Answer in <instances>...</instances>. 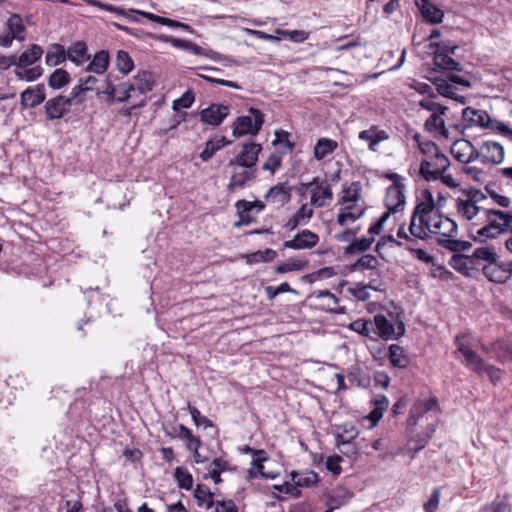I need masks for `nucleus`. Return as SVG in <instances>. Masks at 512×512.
<instances>
[{
	"label": "nucleus",
	"mask_w": 512,
	"mask_h": 512,
	"mask_svg": "<svg viewBox=\"0 0 512 512\" xmlns=\"http://www.w3.org/2000/svg\"><path fill=\"white\" fill-rule=\"evenodd\" d=\"M474 224H483V226L477 230L476 236L473 237L474 241L477 240V237L495 239L500 234L512 233V214L486 207L483 217L478 218V222Z\"/></svg>",
	"instance_id": "1"
},
{
	"label": "nucleus",
	"mask_w": 512,
	"mask_h": 512,
	"mask_svg": "<svg viewBox=\"0 0 512 512\" xmlns=\"http://www.w3.org/2000/svg\"><path fill=\"white\" fill-rule=\"evenodd\" d=\"M475 258L480 259V270L490 282L505 284L510 279V262H500V256L493 248H476Z\"/></svg>",
	"instance_id": "2"
},
{
	"label": "nucleus",
	"mask_w": 512,
	"mask_h": 512,
	"mask_svg": "<svg viewBox=\"0 0 512 512\" xmlns=\"http://www.w3.org/2000/svg\"><path fill=\"white\" fill-rule=\"evenodd\" d=\"M426 53L433 57L435 72H441L445 78L428 77L435 86L437 92L448 98V44L446 42H433L427 45Z\"/></svg>",
	"instance_id": "3"
},
{
	"label": "nucleus",
	"mask_w": 512,
	"mask_h": 512,
	"mask_svg": "<svg viewBox=\"0 0 512 512\" xmlns=\"http://www.w3.org/2000/svg\"><path fill=\"white\" fill-rule=\"evenodd\" d=\"M248 111L250 115L239 116L232 124V135L235 138L255 136L264 124V115L259 109L251 107Z\"/></svg>",
	"instance_id": "4"
},
{
	"label": "nucleus",
	"mask_w": 512,
	"mask_h": 512,
	"mask_svg": "<svg viewBox=\"0 0 512 512\" xmlns=\"http://www.w3.org/2000/svg\"><path fill=\"white\" fill-rule=\"evenodd\" d=\"M471 341L470 332H463L455 337L457 352L463 357L462 364L471 371H479L480 365L483 364V358L471 349Z\"/></svg>",
	"instance_id": "5"
},
{
	"label": "nucleus",
	"mask_w": 512,
	"mask_h": 512,
	"mask_svg": "<svg viewBox=\"0 0 512 512\" xmlns=\"http://www.w3.org/2000/svg\"><path fill=\"white\" fill-rule=\"evenodd\" d=\"M439 412V404L436 397H430L427 400L416 402L410 410L408 425L415 426L424 418L428 420L430 417Z\"/></svg>",
	"instance_id": "6"
},
{
	"label": "nucleus",
	"mask_w": 512,
	"mask_h": 512,
	"mask_svg": "<svg viewBox=\"0 0 512 512\" xmlns=\"http://www.w3.org/2000/svg\"><path fill=\"white\" fill-rule=\"evenodd\" d=\"M261 150L262 146L260 144L255 142H245L242 145V151L229 161V166L251 169L256 165Z\"/></svg>",
	"instance_id": "7"
},
{
	"label": "nucleus",
	"mask_w": 512,
	"mask_h": 512,
	"mask_svg": "<svg viewBox=\"0 0 512 512\" xmlns=\"http://www.w3.org/2000/svg\"><path fill=\"white\" fill-rule=\"evenodd\" d=\"M450 266L465 276L474 277L480 271V259L475 258V250L471 255L453 254Z\"/></svg>",
	"instance_id": "8"
},
{
	"label": "nucleus",
	"mask_w": 512,
	"mask_h": 512,
	"mask_svg": "<svg viewBox=\"0 0 512 512\" xmlns=\"http://www.w3.org/2000/svg\"><path fill=\"white\" fill-rule=\"evenodd\" d=\"M450 155L463 164L479 159V151L474 148L470 141L465 139H458L452 143Z\"/></svg>",
	"instance_id": "9"
},
{
	"label": "nucleus",
	"mask_w": 512,
	"mask_h": 512,
	"mask_svg": "<svg viewBox=\"0 0 512 512\" xmlns=\"http://www.w3.org/2000/svg\"><path fill=\"white\" fill-rule=\"evenodd\" d=\"M65 95L59 94L45 102V116L48 120L53 121L63 118L71 108Z\"/></svg>",
	"instance_id": "10"
},
{
	"label": "nucleus",
	"mask_w": 512,
	"mask_h": 512,
	"mask_svg": "<svg viewBox=\"0 0 512 512\" xmlns=\"http://www.w3.org/2000/svg\"><path fill=\"white\" fill-rule=\"evenodd\" d=\"M504 156V147L496 141L486 140L480 146L479 159L482 163L498 165L503 162Z\"/></svg>",
	"instance_id": "11"
},
{
	"label": "nucleus",
	"mask_w": 512,
	"mask_h": 512,
	"mask_svg": "<svg viewBox=\"0 0 512 512\" xmlns=\"http://www.w3.org/2000/svg\"><path fill=\"white\" fill-rule=\"evenodd\" d=\"M230 113V106L212 103L199 112L200 120L212 126H219Z\"/></svg>",
	"instance_id": "12"
},
{
	"label": "nucleus",
	"mask_w": 512,
	"mask_h": 512,
	"mask_svg": "<svg viewBox=\"0 0 512 512\" xmlns=\"http://www.w3.org/2000/svg\"><path fill=\"white\" fill-rule=\"evenodd\" d=\"M46 100L45 85L39 83L29 86L20 94V105L25 109H33Z\"/></svg>",
	"instance_id": "13"
},
{
	"label": "nucleus",
	"mask_w": 512,
	"mask_h": 512,
	"mask_svg": "<svg viewBox=\"0 0 512 512\" xmlns=\"http://www.w3.org/2000/svg\"><path fill=\"white\" fill-rule=\"evenodd\" d=\"M319 242V236L308 230L304 229L298 232L291 240H287L283 243V248H289L294 250L311 249L315 247Z\"/></svg>",
	"instance_id": "14"
},
{
	"label": "nucleus",
	"mask_w": 512,
	"mask_h": 512,
	"mask_svg": "<svg viewBox=\"0 0 512 512\" xmlns=\"http://www.w3.org/2000/svg\"><path fill=\"white\" fill-rule=\"evenodd\" d=\"M462 119L465 127L477 125L487 128L493 118L485 110L466 107L462 110Z\"/></svg>",
	"instance_id": "15"
},
{
	"label": "nucleus",
	"mask_w": 512,
	"mask_h": 512,
	"mask_svg": "<svg viewBox=\"0 0 512 512\" xmlns=\"http://www.w3.org/2000/svg\"><path fill=\"white\" fill-rule=\"evenodd\" d=\"M153 77L149 71H139L134 77L132 82L122 83L120 88H125L127 91H139L145 94L153 89Z\"/></svg>",
	"instance_id": "16"
},
{
	"label": "nucleus",
	"mask_w": 512,
	"mask_h": 512,
	"mask_svg": "<svg viewBox=\"0 0 512 512\" xmlns=\"http://www.w3.org/2000/svg\"><path fill=\"white\" fill-rule=\"evenodd\" d=\"M448 165L440 167L437 162L423 160L420 165V173L427 181L441 179L448 186V175H445Z\"/></svg>",
	"instance_id": "17"
},
{
	"label": "nucleus",
	"mask_w": 512,
	"mask_h": 512,
	"mask_svg": "<svg viewBox=\"0 0 512 512\" xmlns=\"http://www.w3.org/2000/svg\"><path fill=\"white\" fill-rule=\"evenodd\" d=\"M67 59L71 61L76 66H81L88 60H90L91 56L88 53V46L85 41L78 40L71 43V45L66 50Z\"/></svg>",
	"instance_id": "18"
},
{
	"label": "nucleus",
	"mask_w": 512,
	"mask_h": 512,
	"mask_svg": "<svg viewBox=\"0 0 512 512\" xmlns=\"http://www.w3.org/2000/svg\"><path fill=\"white\" fill-rule=\"evenodd\" d=\"M415 5L421 12L423 18L431 23L437 24L444 18V12L429 0H415Z\"/></svg>",
	"instance_id": "19"
},
{
	"label": "nucleus",
	"mask_w": 512,
	"mask_h": 512,
	"mask_svg": "<svg viewBox=\"0 0 512 512\" xmlns=\"http://www.w3.org/2000/svg\"><path fill=\"white\" fill-rule=\"evenodd\" d=\"M486 209L485 206L475 205L474 203L470 202L468 199L457 200V211L461 217L468 221H472L475 218L483 217L484 210Z\"/></svg>",
	"instance_id": "20"
},
{
	"label": "nucleus",
	"mask_w": 512,
	"mask_h": 512,
	"mask_svg": "<svg viewBox=\"0 0 512 512\" xmlns=\"http://www.w3.org/2000/svg\"><path fill=\"white\" fill-rule=\"evenodd\" d=\"M110 64V56L107 50H100L95 53L93 59L84 69L85 72H92L98 75L104 74Z\"/></svg>",
	"instance_id": "21"
},
{
	"label": "nucleus",
	"mask_w": 512,
	"mask_h": 512,
	"mask_svg": "<svg viewBox=\"0 0 512 512\" xmlns=\"http://www.w3.org/2000/svg\"><path fill=\"white\" fill-rule=\"evenodd\" d=\"M43 53V48L40 45L32 44L30 48L22 52L18 58L16 57V67L25 68L33 65L42 57Z\"/></svg>",
	"instance_id": "22"
},
{
	"label": "nucleus",
	"mask_w": 512,
	"mask_h": 512,
	"mask_svg": "<svg viewBox=\"0 0 512 512\" xmlns=\"http://www.w3.org/2000/svg\"><path fill=\"white\" fill-rule=\"evenodd\" d=\"M313 215V210L308 208L307 204H303L293 214V216L285 224V228L289 231L295 230L298 226L306 225Z\"/></svg>",
	"instance_id": "23"
},
{
	"label": "nucleus",
	"mask_w": 512,
	"mask_h": 512,
	"mask_svg": "<svg viewBox=\"0 0 512 512\" xmlns=\"http://www.w3.org/2000/svg\"><path fill=\"white\" fill-rule=\"evenodd\" d=\"M423 196L425 201H422L416 205L412 217L416 219L419 216L420 222L428 226V221L426 220L425 216L432 212L434 208V200L433 195L429 190H424Z\"/></svg>",
	"instance_id": "24"
},
{
	"label": "nucleus",
	"mask_w": 512,
	"mask_h": 512,
	"mask_svg": "<svg viewBox=\"0 0 512 512\" xmlns=\"http://www.w3.org/2000/svg\"><path fill=\"white\" fill-rule=\"evenodd\" d=\"M388 134L384 130H379L373 125L368 130H363L359 134V138L369 142V149L375 151V147L382 141L388 139Z\"/></svg>",
	"instance_id": "25"
},
{
	"label": "nucleus",
	"mask_w": 512,
	"mask_h": 512,
	"mask_svg": "<svg viewBox=\"0 0 512 512\" xmlns=\"http://www.w3.org/2000/svg\"><path fill=\"white\" fill-rule=\"evenodd\" d=\"M194 498L196 499L199 507H204L209 510L215 504L216 500L213 499L214 493L205 484H198L193 492Z\"/></svg>",
	"instance_id": "26"
},
{
	"label": "nucleus",
	"mask_w": 512,
	"mask_h": 512,
	"mask_svg": "<svg viewBox=\"0 0 512 512\" xmlns=\"http://www.w3.org/2000/svg\"><path fill=\"white\" fill-rule=\"evenodd\" d=\"M67 59L66 49L59 43L50 45L46 56L45 63L50 67H56Z\"/></svg>",
	"instance_id": "27"
},
{
	"label": "nucleus",
	"mask_w": 512,
	"mask_h": 512,
	"mask_svg": "<svg viewBox=\"0 0 512 512\" xmlns=\"http://www.w3.org/2000/svg\"><path fill=\"white\" fill-rule=\"evenodd\" d=\"M250 204L247 203V200L240 199L235 203V208L237 211V215L239 217V220L234 222L233 226L235 228H240L243 225H250L256 221V218L253 217L249 209Z\"/></svg>",
	"instance_id": "28"
},
{
	"label": "nucleus",
	"mask_w": 512,
	"mask_h": 512,
	"mask_svg": "<svg viewBox=\"0 0 512 512\" xmlns=\"http://www.w3.org/2000/svg\"><path fill=\"white\" fill-rule=\"evenodd\" d=\"M286 185L287 182H284L271 187L266 193L265 198H272L275 202L282 205L287 204L291 199V188Z\"/></svg>",
	"instance_id": "29"
},
{
	"label": "nucleus",
	"mask_w": 512,
	"mask_h": 512,
	"mask_svg": "<svg viewBox=\"0 0 512 512\" xmlns=\"http://www.w3.org/2000/svg\"><path fill=\"white\" fill-rule=\"evenodd\" d=\"M374 323L377 328V333L380 338L383 340L393 339L394 335V325L389 321L385 315L376 314L374 316Z\"/></svg>",
	"instance_id": "30"
},
{
	"label": "nucleus",
	"mask_w": 512,
	"mask_h": 512,
	"mask_svg": "<svg viewBox=\"0 0 512 512\" xmlns=\"http://www.w3.org/2000/svg\"><path fill=\"white\" fill-rule=\"evenodd\" d=\"M71 82V76L63 68L55 69L48 77V86L54 90H60Z\"/></svg>",
	"instance_id": "31"
},
{
	"label": "nucleus",
	"mask_w": 512,
	"mask_h": 512,
	"mask_svg": "<svg viewBox=\"0 0 512 512\" xmlns=\"http://www.w3.org/2000/svg\"><path fill=\"white\" fill-rule=\"evenodd\" d=\"M365 208H356L353 205L342 208L337 216V223L341 226L347 224L348 221L354 222L365 214Z\"/></svg>",
	"instance_id": "32"
},
{
	"label": "nucleus",
	"mask_w": 512,
	"mask_h": 512,
	"mask_svg": "<svg viewBox=\"0 0 512 512\" xmlns=\"http://www.w3.org/2000/svg\"><path fill=\"white\" fill-rule=\"evenodd\" d=\"M401 188L400 185L395 184L387 189L386 207H397L398 211L403 208L405 196Z\"/></svg>",
	"instance_id": "33"
},
{
	"label": "nucleus",
	"mask_w": 512,
	"mask_h": 512,
	"mask_svg": "<svg viewBox=\"0 0 512 512\" xmlns=\"http://www.w3.org/2000/svg\"><path fill=\"white\" fill-rule=\"evenodd\" d=\"M338 144L335 140L329 138H320L314 147V157L317 160H322L329 154L333 153Z\"/></svg>",
	"instance_id": "34"
},
{
	"label": "nucleus",
	"mask_w": 512,
	"mask_h": 512,
	"mask_svg": "<svg viewBox=\"0 0 512 512\" xmlns=\"http://www.w3.org/2000/svg\"><path fill=\"white\" fill-rule=\"evenodd\" d=\"M450 225V251L455 252V254H462L461 252L469 250L472 247L470 241L454 239L457 232V223L451 218Z\"/></svg>",
	"instance_id": "35"
},
{
	"label": "nucleus",
	"mask_w": 512,
	"mask_h": 512,
	"mask_svg": "<svg viewBox=\"0 0 512 512\" xmlns=\"http://www.w3.org/2000/svg\"><path fill=\"white\" fill-rule=\"evenodd\" d=\"M389 360L393 367L401 369L407 367L409 363L408 357L404 353V349L397 344L389 346Z\"/></svg>",
	"instance_id": "36"
},
{
	"label": "nucleus",
	"mask_w": 512,
	"mask_h": 512,
	"mask_svg": "<svg viewBox=\"0 0 512 512\" xmlns=\"http://www.w3.org/2000/svg\"><path fill=\"white\" fill-rule=\"evenodd\" d=\"M294 484L298 487H311L319 481V476L314 471H306L304 473H298L293 471L291 473Z\"/></svg>",
	"instance_id": "37"
},
{
	"label": "nucleus",
	"mask_w": 512,
	"mask_h": 512,
	"mask_svg": "<svg viewBox=\"0 0 512 512\" xmlns=\"http://www.w3.org/2000/svg\"><path fill=\"white\" fill-rule=\"evenodd\" d=\"M8 32L12 34L16 40L23 41L25 39V26L22 18L18 14H12L6 22Z\"/></svg>",
	"instance_id": "38"
},
{
	"label": "nucleus",
	"mask_w": 512,
	"mask_h": 512,
	"mask_svg": "<svg viewBox=\"0 0 512 512\" xmlns=\"http://www.w3.org/2000/svg\"><path fill=\"white\" fill-rule=\"evenodd\" d=\"M309 264L308 260L290 258L287 261L280 263L275 267V273L284 274L292 271H300L306 268Z\"/></svg>",
	"instance_id": "39"
},
{
	"label": "nucleus",
	"mask_w": 512,
	"mask_h": 512,
	"mask_svg": "<svg viewBox=\"0 0 512 512\" xmlns=\"http://www.w3.org/2000/svg\"><path fill=\"white\" fill-rule=\"evenodd\" d=\"M256 175L254 171H242L234 173L227 185L229 191H233L235 188H244L248 181L255 179Z\"/></svg>",
	"instance_id": "40"
},
{
	"label": "nucleus",
	"mask_w": 512,
	"mask_h": 512,
	"mask_svg": "<svg viewBox=\"0 0 512 512\" xmlns=\"http://www.w3.org/2000/svg\"><path fill=\"white\" fill-rule=\"evenodd\" d=\"M277 256V252L271 248H266L265 250L256 251L250 254L245 255L247 264H257V263H266L274 260Z\"/></svg>",
	"instance_id": "41"
},
{
	"label": "nucleus",
	"mask_w": 512,
	"mask_h": 512,
	"mask_svg": "<svg viewBox=\"0 0 512 512\" xmlns=\"http://www.w3.org/2000/svg\"><path fill=\"white\" fill-rule=\"evenodd\" d=\"M379 265L380 262L375 256L372 254H365L353 264L349 265L348 268L350 271H358L363 269L375 270L379 267Z\"/></svg>",
	"instance_id": "42"
},
{
	"label": "nucleus",
	"mask_w": 512,
	"mask_h": 512,
	"mask_svg": "<svg viewBox=\"0 0 512 512\" xmlns=\"http://www.w3.org/2000/svg\"><path fill=\"white\" fill-rule=\"evenodd\" d=\"M440 225H441V222H435L432 227L433 229H431V226L430 224L428 223V226L426 224H422L420 222L419 225L416 224V219H414L413 217H411V222H410V225H409V231L411 233V235H413L414 237L416 238H419V239H423L426 237V230H429L430 232L432 233H437L438 232V229H440Z\"/></svg>",
	"instance_id": "43"
},
{
	"label": "nucleus",
	"mask_w": 512,
	"mask_h": 512,
	"mask_svg": "<svg viewBox=\"0 0 512 512\" xmlns=\"http://www.w3.org/2000/svg\"><path fill=\"white\" fill-rule=\"evenodd\" d=\"M444 114H440V112H434L431 116L426 120L425 127L428 131H439L442 136L448 138V130L445 127V121L443 119Z\"/></svg>",
	"instance_id": "44"
},
{
	"label": "nucleus",
	"mask_w": 512,
	"mask_h": 512,
	"mask_svg": "<svg viewBox=\"0 0 512 512\" xmlns=\"http://www.w3.org/2000/svg\"><path fill=\"white\" fill-rule=\"evenodd\" d=\"M374 240V237H361L359 239H355L344 249V253L352 255L359 252H365L371 247Z\"/></svg>",
	"instance_id": "45"
},
{
	"label": "nucleus",
	"mask_w": 512,
	"mask_h": 512,
	"mask_svg": "<svg viewBox=\"0 0 512 512\" xmlns=\"http://www.w3.org/2000/svg\"><path fill=\"white\" fill-rule=\"evenodd\" d=\"M176 438L185 443L186 449L194 446H201L202 442L198 436H195L192 431L183 424L178 425Z\"/></svg>",
	"instance_id": "46"
},
{
	"label": "nucleus",
	"mask_w": 512,
	"mask_h": 512,
	"mask_svg": "<svg viewBox=\"0 0 512 512\" xmlns=\"http://www.w3.org/2000/svg\"><path fill=\"white\" fill-rule=\"evenodd\" d=\"M115 64L117 70L124 75L129 74L134 69L133 59L128 52L124 50H119L117 52Z\"/></svg>",
	"instance_id": "47"
},
{
	"label": "nucleus",
	"mask_w": 512,
	"mask_h": 512,
	"mask_svg": "<svg viewBox=\"0 0 512 512\" xmlns=\"http://www.w3.org/2000/svg\"><path fill=\"white\" fill-rule=\"evenodd\" d=\"M174 477L177 481L179 488L191 490L193 486V477L185 467H177L174 471Z\"/></svg>",
	"instance_id": "48"
},
{
	"label": "nucleus",
	"mask_w": 512,
	"mask_h": 512,
	"mask_svg": "<svg viewBox=\"0 0 512 512\" xmlns=\"http://www.w3.org/2000/svg\"><path fill=\"white\" fill-rule=\"evenodd\" d=\"M361 184L360 182H352L349 187L342 190V196L339 200L340 204L348 202H356L360 198Z\"/></svg>",
	"instance_id": "49"
},
{
	"label": "nucleus",
	"mask_w": 512,
	"mask_h": 512,
	"mask_svg": "<svg viewBox=\"0 0 512 512\" xmlns=\"http://www.w3.org/2000/svg\"><path fill=\"white\" fill-rule=\"evenodd\" d=\"M311 190V204L315 205L316 207H324L326 206V203L323 200H320V197L318 196V192L321 189V181L318 177L313 178V180L309 183H302L301 184V190L302 189H309Z\"/></svg>",
	"instance_id": "50"
},
{
	"label": "nucleus",
	"mask_w": 512,
	"mask_h": 512,
	"mask_svg": "<svg viewBox=\"0 0 512 512\" xmlns=\"http://www.w3.org/2000/svg\"><path fill=\"white\" fill-rule=\"evenodd\" d=\"M474 373L478 375L486 374L489 378V380L495 385L497 384L501 378H502V370L500 368L495 367L494 365H490L485 362L483 359V364L480 365L479 371H473Z\"/></svg>",
	"instance_id": "51"
},
{
	"label": "nucleus",
	"mask_w": 512,
	"mask_h": 512,
	"mask_svg": "<svg viewBox=\"0 0 512 512\" xmlns=\"http://www.w3.org/2000/svg\"><path fill=\"white\" fill-rule=\"evenodd\" d=\"M43 68L41 66H34L29 69H25L24 71H15V76L18 80H25L27 82L36 81L43 75Z\"/></svg>",
	"instance_id": "52"
},
{
	"label": "nucleus",
	"mask_w": 512,
	"mask_h": 512,
	"mask_svg": "<svg viewBox=\"0 0 512 512\" xmlns=\"http://www.w3.org/2000/svg\"><path fill=\"white\" fill-rule=\"evenodd\" d=\"M419 149L420 151L427 155V156H435L436 161L442 160L446 161L448 158L444 155L443 152H441L438 148V146L431 141H426L423 143H419Z\"/></svg>",
	"instance_id": "53"
},
{
	"label": "nucleus",
	"mask_w": 512,
	"mask_h": 512,
	"mask_svg": "<svg viewBox=\"0 0 512 512\" xmlns=\"http://www.w3.org/2000/svg\"><path fill=\"white\" fill-rule=\"evenodd\" d=\"M194 100V93L191 90H187L180 98L173 101L172 109L178 112L180 109L190 108Z\"/></svg>",
	"instance_id": "54"
},
{
	"label": "nucleus",
	"mask_w": 512,
	"mask_h": 512,
	"mask_svg": "<svg viewBox=\"0 0 512 512\" xmlns=\"http://www.w3.org/2000/svg\"><path fill=\"white\" fill-rule=\"evenodd\" d=\"M348 328L354 332L359 333L362 336L369 337L372 328V323L369 320L357 319L351 322Z\"/></svg>",
	"instance_id": "55"
},
{
	"label": "nucleus",
	"mask_w": 512,
	"mask_h": 512,
	"mask_svg": "<svg viewBox=\"0 0 512 512\" xmlns=\"http://www.w3.org/2000/svg\"><path fill=\"white\" fill-rule=\"evenodd\" d=\"M188 410L189 413L191 414L194 424L197 427H203L204 429L208 427H213V422L206 416H203L196 407L188 405Z\"/></svg>",
	"instance_id": "56"
},
{
	"label": "nucleus",
	"mask_w": 512,
	"mask_h": 512,
	"mask_svg": "<svg viewBox=\"0 0 512 512\" xmlns=\"http://www.w3.org/2000/svg\"><path fill=\"white\" fill-rule=\"evenodd\" d=\"M265 294L269 300L274 299L276 296H278L281 293H296L294 289L290 287V285L287 282H283L278 286H266L264 288Z\"/></svg>",
	"instance_id": "57"
},
{
	"label": "nucleus",
	"mask_w": 512,
	"mask_h": 512,
	"mask_svg": "<svg viewBox=\"0 0 512 512\" xmlns=\"http://www.w3.org/2000/svg\"><path fill=\"white\" fill-rule=\"evenodd\" d=\"M277 34L289 38L293 42L301 43L304 42L308 38V33L303 30H277Z\"/></svg>",
	"instance_id": "58"
},
{
	"label": "nucleus",
	"mask_w": 512,
	"mask_h": 512,
	"mask_svg": "<svg viewBox=\"0 0 512 512\" xmlns=\"http://www.w3.org/2000/svg\"><path fill=\"white\" fill-rule=\"evenodd\" d=\"M268 459L267 453L264 450L259 451V457L253 459V464L258 466V472L261 477L265 479H274L277 474L265 472L262 463Z\"/></svg>",
	"instance_id": "59"
},
{
	"label": "nucleus",
	"mask_w": 512,
	"mask_h": 512,
	"mask_svg": "<svg viewBox=\"0 0 512 512\" xmlns=\"http://www.w3.org/2000/svg\"><path fill=\"white\" fill-rule=\"evenodd\" d=\"M482 512H511V507L507 501L494 500L490 504L485 505Z\"/></svg>",
	"instance_id": "60"
},
{
	"label": "nucleus",
	"mask_w": 512,
	"mask_h": 512,
	"mask_svg": "<svg viewBox=\"0 0 512 512\" xmlns=\"http://www.w3.org/2000/svg\"><path fill=\"white\" fill-rule=\"evenodd\" d=\"M213 507L215 508L214 512H239V509L235 502L231 499L229 500H216Z\"/></svg>",
	"instance_id": "61"
},
{
	"label": "nucleus",
	"mask_w": 512,
	"mask_h": 512,
	"mask_svg": "<svg viewBox=\"0 0 512 512\" xmlns=\"http://www.w3.org/2000/svg\"><path fill=\"white\" fill-rule=\"evenodd\" d=\"M217 151H219V146H216L214 139H210L205 143V147L199 157L203 162H208Z\"/></svg>",
	"instance_id": "62"
},
{
	"label": "nucleus",
	"mask_w": 512,
	"mask_h": 512,
	"mask_svg": "<svg viewBox=\"0 0 512 512\" xmlns=\"http://www.w3.org/2000/svg\"><path fill=\"white\" fill-rule=\"evenodd\" d=\"M342 461V457L339 455L329 456L326 460V469L330 471L333 475H340L342 472V468L340 466V462Z\"/></svg>",
	"instance_id": "63"
},
{
	"label": "nucleus",
	"mask_w": 512,
	"mask_h": 512,
	"mask_svg": "<svg viewBox=\"0 0 512 512\" xmlns=\"http://www.w3.org/2000/svg\"><path fill=\"white\" fill-rule=\"evenodd\" d=\"M440 489L435 488L427 502L424 503L423 508L425 512H434L439 505L440 500Z\"/></svg>",
	"instance_id": "64"
}]
</instances>
